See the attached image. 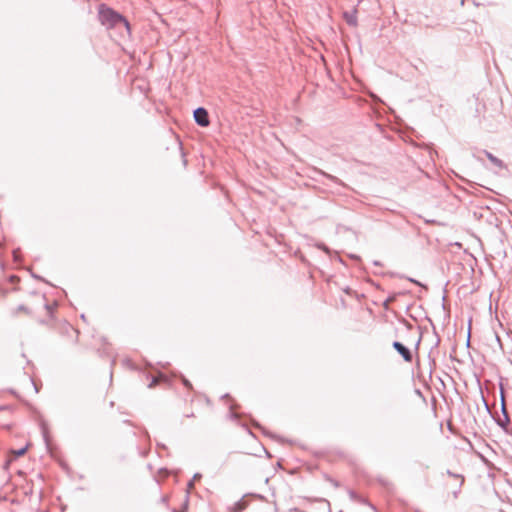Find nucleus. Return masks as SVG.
Here are the masks:
<instances>
[{
    "instance_id": "1a4fd4ad",
    "label": "nucleus",
    "mask_w": 512,
    "mask_h": 512,
    "mask_svg": "<svg viewBox=\"0 0 512 512\" xmlns=\"http://www.w3.org/2000/svg\"><path fill=\"white\" fill-rule=\"evenodd\" d=\"M41 429H42L43 439H44L45 443L48 445L49 435H48V430H47L45 424H42Z\"/></svg>"
},
{
    "instance_id": "aec40b11",
    "label": "nucleus",
    "mask_w": 512,
    "mask_h": 512,
    "mask_svg": "<svg viewBox=\"0 0 512 512\" xmlns=\"http://www.w3.org/2000/svg\"><path fill=\"white\" fill-rule=\"evenodd\" d=\"M14 257H15V259H17V252L16 251H14Z\"/></svg>"
},
{
    "instance_id": "ddd939ff",
    "label": "nucleus",
    "mask_w": 512,
    "mask_h": 512,
    "mask_svg": "<svg viewBox=\"0 0 512 512\" xmlns=\"http://www.w3.org/2000/svg\"><path fill=\"white\" fill-rule=\"evenodd\" d=\"M194 483H195V482H194L193 480H190V481H189V483H188V485H187L188 493H189L192 489H194Z\"/></svg>"
},
{
    "instance_id": "39448f33",
    "label": "nucleus",
    "mask_w": 512,
    "mask_h": 512,
    "mask_svg": "<svg viewBox=\"0 0 512 512\" xmlns=\"http://www.w3.org/2000/svg\"><path fill=\"white\" fill-rule=\"evenodd\" d=\"M486 157L491 161V163H493L496 167L498 168H504V163L502 160H500L499 158H497L496 156H494L492 153L488 152V151H484Z\"/></svg>"
},
{
    "instance_id": "f8f14e48",
    "label": "nucleus",
    "mask_w": 512,
    "mask_h": 512,
    "mask_svg": "<svg viewBox=\"0 0 512 512\" xmlns=\"http://www.w3.org/2000/svg\"><path fill=\"white\" fill-rule=\"evenodd\" d=\"M182 382L184 384V386L188 389H191L192 388V384L190 383L189 380H187L185 377L182 376Z\"/></svg>"
},
{
    "instance_id": "7ed1b4c3",
    "label": "nucleus",
    "mask_w": 512,
    "mask_h": 512,
    "mask_svg": "<svg viewBox=\"0 0 512 512\" xmlns=\"http://www.w3.org/2000/svg\"><path fill=\"white\" fill-rule=\"evenodd\" d=\"M392 346L406 362H412L413 354L408 347L399 341H394Z\"/></svg>"
},
{
    "instance_id": "f3484780",
    "label": "nucleus",
    "mask_w": 512,
    "mask_h": 512,
    "mask_svg": "<svg viewBox=\"0 0 512 512\" xmlns=\"http://www.w3.org/2000/svg\"><path fill=\"white\" fill-rule=\"evenodd\" d=\"M331 482L333 483V485H334L335 487H338V482H337V481H335V480H331Z\"/></svg>"
},
{
    "instance_id": "0eeeda50",
    "label": "nucleus",
    "mask_w": 512,
    "mask_h": 512,
    "mask_svg": "<svg viewBox=\"0 0 512 512\" xmlns=\"http://www.w3.org/2000/svg\"><path fill=\"white\" fill-rule=\"evenodd\" d=\"M27 449H28V446L20 448L18 450H13L12 451L13 458L15 459V458H18L20 456H23L26 453Z\"/></svg>"
},
{
    "instance_id": "f257e3e1",
    "label": "nucleus",
    "mask_w": 512,
    "mask_h": 512,
    "mask_svg": "<svg viewBox=\"0 0 512 512\" xmlns=\"http://www.w3.org/2000/svg\"><path fill=\"white\" fill-rule=\"evenodd\" d=\"M98 17L102 25L107 28H116L124 26L127 31L130 30L129 22L118 12L105 4L99 6Z\"/></svg>"
},
{
    "instance_id": "20e7f679",
    "label": "nucleus",
    "mask_w": 512,
    "mask_h": 512,
    "mask_svg": "<svg viewBox=\"0 0 512 512\" xmlns=\"http://www.w3.org/2000/svg\"><path fill=\"white\" fill-rule=\"evenodd\" d=\"M247 507V502L243 499L235 502L231 507H229L230 512H241Z\"/></svg>"
},
{
    "instance_id": "9d476101",
    "label": "nucleus",
    "mask_w": 512,
    "mask_h": 512,
    "mask_svg": "<svg viewBox=\"0 0 512 512\" xmlns=\"http://www.w3.org/2000/svg\"><path fill=\"white\" fill-rule=\"evenodd\" d=\"M447 474L449 476H451V477H455L457 479H460V484H459L460 487L463 485V483H464V477L463 476H461L459 474H455V473L451 472L450 470H447Z\"/></svg>"
},
{
    "instance_id": "6ab92c4d",
    "label": "nucleus",
    "mask_w": 512,
    "mask_h": 512,
    "mask_svg": "<svg viewBox=\"0 0 512 512\" xmlns=\"http://www.w3.org/2000/svg\"><path fill=\"white\" fill-rule=\"evenodd\" d=\"M411 282L418 284V282L414 279H410Z\"/></svg>"
},
{
    "instance_id": "a211bd4d",
    "label": "nucleus",
    "mask_w": 512,
    "mask_h": 512,
    "mask_svg": "<svg viewBox=\"0 0 512 512\" xmlns=\"http://www.w3.org/2000/svg\"><path fill=\"white\" fill-rule=\"evenodd\" d=\"M350 496H351V498L354 499L355 498V493L353 491H350Z\"/></svg>"
},
{
    "instance_id": "6e6552de",
    "label": "nucleus",
    "mask_w": 512,
    "mask_h": 512,
    "mask_svg": "<svg viewBox=\"0 0 512 512\" xmlns=\"http://www.w3.org/2000/svg\"><path fill=\"white\" fill-rule=\"evenodd\" d=\"M160 378L164 379L165 376L163 374H160L158 377H153L151 382L149 383L148 387L153 388L154 386H156L158 384Z\"/></svg>"
},
{
    "instance_id": "9b49d317",
    "label": "nucleus",
    "mask_w": 512,
    "mask_h": 512,
    "mask_svg": "<svg viewBox=\"0 0 512 512\" xmlns=\"http://www.w3.org/2000/svg\"><path fill=\"white\" fill-rule=\"evenodd\" d=\"M29 309L25 306V305H19L15 311V315L18 313V312H28Z\"/></svg>"
},
{
    "instance_id": "f03ea898",
    "label": "nucleus",
    "mask_w": 512,
    "mask_h": 512,
    "mask_svg": "<svg viewBox=\"0 0 512 512\" xmlns=\"http://www.w3.org/2000/svg\"><path fill=\"white\" fill-rule=\"evenodd\" d=\"M195 122L201 127H207L210 124L208 111L203 107H198L193 112Z\"/></svg>"
},
{
    "instance_id": "423d86ee",
    "label": "nucleus",
    "mask_w": 512,
    "mask_h": 512,
    "mask_svg": "<svg viewBox=\"0 0 512 512\" xmlns=\"http://www.w3.org/2000/svg\"><path fill=\"white\" fill-rule=\"evenodd\" d=\"M319 173H320L322 176H324L326 179H328V180L332 181L333 183L338 184V185L345 186V185L343 184V182H342L339 178H337V177H335V176H333V175H331V174H328V173H326V172H323V171H319Z\"/></svg>"
},
{
    "instance_id": "dca6fc26",
    "label": "nucleus",
    "mask_w": 512,
    "mask_h": 512,
    "mask_svg": "<svg viewBox=\"0 0 512 512\" xmlns=\"http://www.w3.org/2000/svg\"><path fill=\"white\" fill-rule=\"evenodd\" d=\"M318 247L320 249L324 250L325 252H328V248L324 244H320V245H318Z\"/></svg>"
},
{
    "instance_id": "4468645a",
    "label": "nucleus",
    "mask_w": 512,
    "mask_h": 512,
    "mask_svg": "<svg viewBox=\"0 0 512 512\" xmlns=\"http://www.w3.org/2000/svg\"><path fill=\"white\" fill-rule=\"evenodd\" d=\"M202 478V475L200 473H196L194 474L192 480L195 482V481H198Z\"/></svg>"
},
{
    "instance_id": "2eb2a0df",
    "label": "nucleus",
    "mask_w": 512,
    "mask_h": 512,
    "mask_svg": "<svg viewBox=\"0 0 512 512\" xmlns=\"http://www.w3.org/2000/svg\"><path fill=\"white\" fill-rule=\"evenodd\" d=\"M502 410H503V413H504V416H505V421H506V423H508V422H509V418H508V416H507V413H506V410H505L504 404H502Z\"/></svg>"
}]
</instances>
